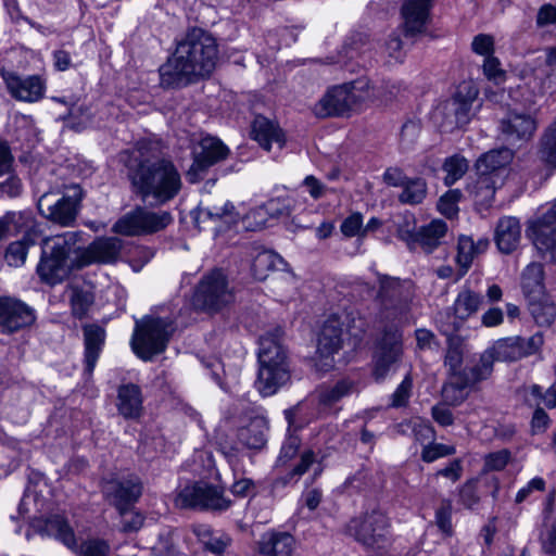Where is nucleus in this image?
I'll return each instance as SVG.
<instances>
[{"mask_svg":"<svg viewBox=\"0 0 556 556\" xmlns=\"http://www.w3.org/2000/svg\"><path fill=\"white\" fill-rule=\"evenodd\" d=\"M125 166L131 192L143 203L161 206L181 191V175L174 162L165 156L159 141L139 140Z\"/></svg>","mask_w":556,"mask_h":556,"instance_id":"nucleus-1","label":"nucleus"},{"mask_svg":"<svg viewBox=\"0 0 556 556\" xmlns=\"http://www.w3.org/2000/svg\"><path fill=\"white\" fill-rule=\"evenodd\" d=\"M217 61L218 45L214 36L200 27L189 28L160 66V84L167 89L195 84L212 75Z\"/></svg>","mask_w":556,"mask_h":556,"instance_id":"nucleus-2","label":"nucleus"},{"mask_svg":"<svg viewBox=\"0 0 556 556\" xmlns=\"http://www.w3.org/2000/svg\"><path fill=\"white\" fill-rule=\"evenodd\" d=\"M81 236V231H66L42 239L41 255L36 268L41 282L56 286L68 279L73 271L83 268L79 265Z\"/></svg>","mask_w":556,"mask_h":556,"instance_id":"nucleus-3","label":"nucleus"},{"mask_svg":"<svg viewBox=\"0 0 556 556\" xmlns=\"http://www.w3.org/2000/svg\"><path fill=\"white\" fill-rule=\"evenodd\" d=\"M175 331L174 323L168 318L144 316L136 320L131 337L135 354L143 361H151L163 353Z\"/></svg>","mask_w":556,"mask_h":556,"instance_id":"nucleus-4","label":"nucleus"},{"mask_svg":"<svg viewBox=\"0 0 556 556\" xmlns=\"http://www.w3.org/2000/svg\"><path fill=\"white\" fill-rule=\"evenodd\" d=\"M377 276L379 290L376 300L380 317L392 321L402 319L410 311L415 295L413 282L382 274Z\"/></svg>","mask_w":556,"mask_h":556,"instance_id":"nucleus-5","label":"nucleus"},{"mask_svg":"<svg viewBox=\"0 0 556 556\" xmlns=\"http://www.w3.org/2000/svg\"><path fill=\"white\" fill-rule=\"evenodd\" d=\"M345 534L352 536L365 549L377 552L390 544V520L387 515L374 509L352 518L345 525Z\"/></svg>","mask_w":556,"mask_h":556,"instance_id":"nucleus-6","label":"nucleus"},{"mask_svg":"<svg viewBox=\"0 0 556 556\" xmlns=\"http://www.w3.org/2000/svg\"><path fill=\"white\" fill-rule=\"evenodd\" d=\"M81 200L83 190L75 185L68 192L53 189L42 193L37 201V207L47 220L62 227H73L79 214Z\"/></svg>","mask_w":556,"mask_h":556,"instance_id":"nucleus-7","label":"nucleus"},{"mask_svg":"<svg viewBox=\"0 0 556 556\" xmlns=\"http://www.w3.org/2000/svg\"><path fill=\"white\" fill-rule=\"evenodd\" d=\"M235 301L232 288L226 274L215 268L205 274L198 282L192 302L195 308L207 313H217Z\"/></svg>","mask_w":556,"mask_h":556,"instance_id":"nucleus-8","label":"nucleus"},{"mask_svg":"<svg viewBox=\"0 0 556 556\" xmlns=\"http://www.w3.org/2000/svg\"><path fill=\"white\" fill-rule=\"evenodd\" d=\"M403 332L395 326H386L376 339L372 353V376L376 381H382L395 371L402 362Z\"/></svg>","mask_w":556,"mask_h":556,"instance_id":"nucleus-9","label":"nucleus"},{"mask_svg":"<svg viewBox=\"0 0 556 556\" xmlns=\"http://www.w3.org/2000/svg\"><path fill=\"white\" fill-rule=\"evenodd\" d=\"M173 220L168 211H150L137 205L115 222L112 231L126 237L152 235L165 229Z\"/></svg>","mask_w":556,"mask_h":556,"instance_id":"nucleus-10","label":"nucleus"},{"mask_svg":"<svg viewBox=\"0 0 556 556\" xmlns=\"http://www.w3.org/2000/svg\"><path fill=\"white\" fill-rule=\"evenodd\" d=\"M177 503L184 508L222 513L227 510L232 502L224 495V489L206 482H197L186 485L179 492Z\"/></svg>","mask_w":556,"mask_h":556,"instance_id":"nucleus-11","label":"nucleus"},{"mask_svg":"<svg viewBox=\"0 0 556 556\" xmlns=\"http://www.w3.org/2000/svg\"><path fill=\"white\" fill-rule=\"evenodd\" d=\"M101 490L104 500L126 516L142 495L143 485L139 477L129 475L103 480Z\"/></svg>","mask_w":556,"mask_h":556,"instance_id":"nucleus-12","label":"nucleus"},{"mask_svg":"<svg viewBox=\"0 0 556 556\" xmlns=\"http://www.w3.org/2000/svg\"><path fill=\"white\" fill-rule=\"evenodd\" d=\"M483 303V295L464 287L457 294L452 312L440 313L437 323L442 334L456 333L463 324L475 315Z\"/></svg>","mask_w":556,"mask_h":556,"instance_id":"nucleus-13","label":"nucleus"},{"mask_svg":"<svg viewBox=\"0 0 556 556\" xmlns=\"http://www.w3.org/2000/svg\"><path fill=\"white\" fill-rule=\"evenodd\" d=\"M543 336L536 332L529 338L509 337L497 340L492 348L488 349L493 361L516 362L536 353L543 345Z\"/></svg>","mask_w":556,"mask_h":556,"instance_id":"nucleus-14","label":"nucleus"},{"mask_svg":"<svg viewBox=\"0 0 556 556\" xmlns=\"http://www.w3.org/2000/svg\"><path fill=\"white\" fill-rule=\"evenodd\" d=\"M536 129L538 122L534 115L514 109H508L498 121L500 135L510 144L530 141Z\"/></svg>","mask_w":556,"mask_h":556,"instance_id":"nucleus-15","label":"nucleus"},{"mask_svg":"<svg viewBox=\"0 0 556 556\" xmlns=\"http://www.w3.org/2000/svg\"><path fill=\"white\" fill-rule=\"evenodd\" d=\"M35 319V311L21 300L0 296V333H15L31 326Z\"/></svg>","mask_w":556,"mask_h":556,"instance_id":"nucleus-16","label":"nucleus"},{"mask_svg":"<svg viewBox=\"0 0 556 556\" xmlns=\"http://www.w3.org/2000/svg\"><path fill=\"white\" fill-rule=\"evenodd\" d=\"M192 154L193 163L188 172V179L195 182L200 174L224 161L229 154V149L218 138L206 136L200 140Z\"/></svg>","mask_w":556,"mask_h":556,"instance_id":"nucleus-17","label":"nucleus"},{"mask_svg":"<svg viewBox=\"0 0 556 556\" xmlns=\"http://www.w3.org/2000/svg\"><path fill=\"white\" fill-rule=\"evenodd\" d=\"M357 99L348 87L334 86L314 105L313 112L319 118L344 116L357 105Z\"/></svg>","mask_w":556,"mask_h":556,"instance_id":"nucleus-18","label":"nucleus"},{"mask_svg":"<svg viewBox=\"0 0 556 556\" xmlns=\"http://www.w3.org/2000/svg\"><path fill=\"white\" fill-rule=\"evenodd\" d=\"M123 241L117 237H100L93 240L87 248L79 241L80 266L87 267L93 263L112 264L121 255Z\"/></svg>","mask_w":556,"mask_h":556,"instance_id":"nucleus-19","label":"nucleus"},{"mask_svg":"<svg viewBox=\"0 0 556 556\" xmlns=\"http://www.w3.org/2000/svg\"><path fill=\"white\" fill-rule=\"evenodd\" d=\"M2 78L12 98L24 102H37L43 98L46 83L39 75L22 77L14 72H3Z\"/></svg>","mask_w":556,"mask_h":556,"instance_id":"nucleus-20","label":"nucleus"},{"mask_svg":"<svg viewBox=\"0 0 556 556\" xmlns=\"http://www.w3.org/2000/svg\"><path fill=\"white\" fill-rule=\"evenodd\" d=\"M33 528L41 535L54 538L68 549H77V539L68 519L62 514H51L34 520Z\"/></svg>","mask_w":556,"mask_h":556,"instance_id":"nucleus-21","label":"nucleus"},{"mask_svg":"<svg viewBox=\"0 0 556 556\" xmlns=\"http://www.w3.org/2000/svg\"><path fill=\"white\" fill-rule=\"evenodd\" d=\"M434 0H404L401 7L403 29L406 37H414L426 30Z\"/></svg>","mask_w":556,"mask_h":556,"instance_id":"nucleus-22","label":"nucleus"},{"mask_svg":"<svg viewBox=\"0 0 556 556\" xmlns=\"http://www.w3.org/2000/svg\"><path fill=\"white\" fill-rule=\"evenodd\" d=\"M84 339V375L92 376L97 362L103 350L106 331L99 324H84L81 326Z\"/></svg>","mask_w":556,"mask_h":556,"instance_id":"nucleus-23","label":"nucleus"},{"mask_svg":"<svg viewBox=\"0 0 556 556\" xmlns=\"http://www.w3.org/2000/svg\"><path fill=\"white\" fill-rule=\"evenodd\" d=\"M539 541L542 552L547 556H556V488H552L542 509V529Z\"/></svg>","mask_w":556,"mask_h":556,"instance_id":"nucleus-24","label":"nucleus"},{"mask_svg":"<svg viewBox=\"0 0 556 556\" xmlns=\"http://www.w3.org/2000/svg\"><path fill=\"white\" fill-rule=\"evenodd\" d=\"M447 232L446 223L432 220L428 225L419 227L416 231L408 233V245L410 249L419 247L426 253H432L443 240Z\"/></svg>","mask_w":556,"mask_h":556,"instance_id":"nucleus-25","label":"nucleus"},{"mask_svg":"<svg viewBox=\"0 0 556 556\" xmlns=\"http://www.w3.org/2000/svg\"><path fill=\"white\" fill-rule=\"evenodd\" d=\"M534 245L541 253L556 255V202L533 225Z\"/></svg>","mask_w":556,"mask_h":556,"instance_id":"nucleus-26","label":"nucleus"},{"mask_svg":"<svg viewBox=\"0 0 556 556\" xmlns=\"http://www.w3.org/2000/svg\"><path fill=\"white\" fill-rule=\"evenodd\" d=\"M342 323L337 316H330L323 325L317 341V353L329 358L337 353L343 343Z\"/></svg>","mask_w":556,"mask_h":556,"instance_id":"nucleus-27","label":"nucleus"},{"mask_svg":"<svg viewBox=\"0 0 556 556\" xmlns=\"http://www.w3.org/2000/svg\"><path fill=\"white\" fill-rule=\"evenodd\" d=\"M290 378L288 366L260 364L255 387L263 396L275 394Z\"/></svg>","mask_w":556,"mask_h":556,"instance_id":"nucleus-28","label":"nucleus"},{"mask_svg":"<svg viewBox=\"0 0 556 556\" xmlns=\"http://www.w3.org/2000/svg\"><path fill=\"white\" fill-rule=\"evenodd\" d=\"M294 539L288 532L268 531L261 535L255 556H291Z\"/></svg>","mask_w":556,"mask_h":556,"instance_id":"nucleus-29","label":"nucleus"},{"mask_svg":"<svg viewBox=\"0 0 556 556\" xmlns=\"http://www.w3.org/2000/svg\"><path fill=\"white\" fill-rule=\"evenodd\" d=\"M521 239V226L519 219L513 216H504L498 219L495 227L494 240L498 250L504 254L514 252Z\"/></svg>","mask_w":556,"mask_h":556,"instance_id":"nucleus-30","label":"nucleus"},{"mask_svg":"<svg viewBox=\"0 0 556 556\" xmlns=\"http://www.w3.org/2000/svg\"><path fill=\"white\" fill-rule=\"evenodd\" d=\"M141 389L135 383L122 384L117 389L116 407L125 419H137L141 416L143 406Z\"/></svg>","mask_w":556,"mask_h":556,"instance_id":"nucleus-31","label":"nucleus"},{"mask_svg":"<svg viewBox=\"0 0 556 556\" xmlns=\"http://www.w3.org/2000/svg\"><path fill=\"white\" fill-rule=\"evenodd\" d=\"M282 331L277 328L274 332H268L260 338L258 362L260 364H270L280 366L287 364V355L280 343Z\"/></svg>","mask_w":556,"mask_h":556,"instance_id":"nucleus-32","label":"nucleus"},{"mask_svg":"<svg viewBox=\"0 0 556 556\" xmlns=\"http://www.w3.org/2000/svg\"><path fill=\"white\" fill-rule=\"evenodd\" d=\"M513 159V150L507 147H502L482 154L477 160L475 167L477 173L493 176V178L498 180V170L509 165Z\"/></svg>","mask_w":556,"mask_h":556,"instance_id":"nucleus-33","label":"nucleus"},{"mask_svg":"<svg viewBox=\"0 0 556 556\" xmlns=\"http://www.w3.org/2000/svg\"><path fill=\"white\" fill-rule=\"evenodd\" d=\"M252 135L266 151L270 150L273 143H276L279 149L285 144V136L279 126L262 115L254 118Z\"/></svg>","mask_w":556,"mask_h":556,"instance_id":"nucleus-34","label":"nucleus"},{"mask_svg":"<svg viewBox=\"0 0 556 556\" xmlns=\"http://www.w3.org/2000/svg\"><path fill=\"white\" fill-rule=\"evenodd\" d=\"M496 182L497 179L493 178V176L477 173L476 180L467 185L466 190L479 210H488L492 205Z\"/></svg>","mask_w":556,"mask_h":556,"instance_id":"nucleus-35","label":"nucleus"},{"mask_svg":"<svg viewBox=\"0 0 556 556\" xmlns=\"http://www.w3.org/2000/svg\"><path fill=\"white\" fill-rule=\"evenodd\" d=\"M493 356L485 350L476 364L467 365L460 372H457L462 379L460 386H468L470 389L479 382L489 379L493 372Z\"/></svg>","mask_w":556,"mask_h":556,"instance_id":"nucleus-36","label":"nucleus"},{"mask_svg":"<svg viewBox=\"0 0 556 556\" xmlns=\"http://www.w3.org/2000/svg\"><path fill=\"white\" fill-rule=\"evenodd\" d=\"M267 421L264 417H254L249 425L238 430V441L245 447L261 450L266 444Z\"/></svg>","mask_w":556,"mask_h":556,"instance_id":"nucleus-37","label":"nucleus"},{"mask_svg":"<svg viewBox=\"0 0 556 556\" xmlns=\"http://www.w3.org/2000/svg\"><path fill=\"white\" fill-rule=\"evenodd\" d=\"M358 384L351 378H342L332 386L324 387L318 392L319 404L331 407L342 399L357 393Z\"/></svg>","mask_w":556,"mask_h":556,"instance_id":"nucleus-38","label":"nucleus"},{"mask_svg":"<svg viewBox=\"0 0 556 556\" xmlns=\"http://www.w3.org/2000/svg\"><path fill=\"white\" fill-rule=\"evenodd\" d=\"M521 287L527 299L545 293L544 269L540 263H530L521 275Z\"/></svg>","mask_w":556,"mask_h":556,"instance_id":"nucleus-39","label":"nucleus"},{"mask_svg":"<svg viewBox=\"0 0 556 556\" xmlns=\"http://www.w3.org/2000/svg\"><path fill=\"white\" fill-rule=\"evenodd\" d=\"M343 86L348 87L350 92L354 93V96L358 98L357 105L368 99H379L388 102L395 96V91L393 90L395 89L394 86L388 93H383L381 88L371 86L369 79L365 77L344 84Z\"/></svg>","mask_w":556,"mask_h":556,"instance_id":"nucleus-40","label":"nucleus"},{"mask_svg":"<svg viewBox=\"0 0 556 556\" xmlns=\"http://www.w3.org/2000/svg\"><path fill=\"white\" fill-rule=\"evenodd\" d=\"M527 300L530 314L539 326H549L555 320L556 305L545 293Z\"/></svg>","mask_w":556,"mask_h":556,"instance_id":"nucleus-41","label":"nucleus"},{"mask_svg":"<svg viewBox=\"0 0 556 556\" xmlns=\"http://www.w3.org/2000/svg\"><path fill=\"white\" fill-rule=\"evenodd\" d=\"M478 90L469 84L459 86L457 92L452 97L456 101L458 119L463 125H467L472 116V104L477 100Z\"/></svg>","mask_w":556,"mask_h":556,"instance_id":"nucleus-42","label":"nucleus"},{"mask_svg":"<svg viewBox=\"0 0 556 556\" xmlns=\"http://www.w3.org/2000/svg\"><path fill=\"white\" fill-rule=\"evenodd\" d=\"M447 338V348L444 357V365L447 367L448 375H455L462 371L464 361V340L456 333L445 334Z\"/></svg>","mask_w":556,"mask_h":556,"instance_id":"nucleus-43","label":"nucleus"},{"mask_svg":"<svg viewBox=\"0 0 556 556\" xmlns=\"http://www.w3.org/2000/svg\"><path fill=\"white\" fill-rule=\"evenodd\" d=\"M72 315L78 319L87 317L94 303V294L90 289L79 286L71 287L70 295Z\"/></svg>","mask_w":556,"mask_h":556,"instance_id":"nucleus-44","label":"nucleus"},{"mask_svg":"<svg viewBox=\"0 0 556 556\" xmlns=\"http://www.w3.org/2000/svg\"><path fill=\"white\" fill-rule=\"evenodd\" d=\"M521 393L529 406H538L543 403L547 408H556V383L552 384L545 392L539 384H531L523 387Z\"/></svg>","mask_w":556,"mask_h":556,"instance_id":"nucleus-45","label":"nucleus"},{"mask_svg":"<svg viewBox=\"0 0 556 556\" xmlns=\"http://www.w3.org/2000/svg\"><path fill=\"white\" fill-rule=\"evenodd\" d=\"M427 182L420 177H410L402 187L397 199L402 204L417 205L427 197Z\"/></svg>","mask_w":556,"mask_h":556,"instance_id":"nucleus-46","label":"nucleus"},{"mask_svg":"<svg viewBox=\"0 0 556 556\" xmlns=\"http://www.w3.org/2000/svg\"><path fill=\"white\" fill-rule=\"evenodd\" d=\"M315 463V453L313 450H305L300 455L299 463L286 475L275 479L274 486H286L292 482H298L299 479L307 472L309 467Z\"/></svg>","mask_w":556,"mask_h":556,"instance_id":"nucleus-47","label":"nucleus"},{"mask_svg":"<svg viewBox=\"0 0 556 556\" xmlns=\"http://www.w3.org/2000/svg\"><path fill=\"white\" fill-rule=\"evenodd\" d=\"M193 533L204 545L205 549L214 554H222L230 543V539L227 535L215 536L212 528L207 525L194 526Z\"/></svg>","mask_w":556,"mask_h":556,"instance_id":"nucleus-48","label":"nucleus"},{"mask_svg":"<svg viewBox=\"0 0 556 556\" xmlns=\"http://www.w3.org/2000/svg\"><path fill=\"white\" fill-rule=\"evenodd\" d=\"M539 156L544 164L556 169V118L540 140Z\"/></svg>","mask_w":556,"mask_h":556,"instance_id":"nucleus-49","label":"nucleus"},{"mask_svg":"<svg viewBox=\"0 0 556 556\" xmlns=\"http://www.w3.org/2000/svg\"><path fill=\"white\" fill-rule=\"evenodd\" d=\"M442 168L446 174L444 177V184L446 186H452L467 173L469 163L465 156L454 154L445 159Z\"/></svg>","mask_w":556,"mask_h":556,"instance_id":"nucleus-50","label":"nucleus"},{"mask_svg":"<svg viewBox=\"0 0 556 556\" xmlns=\"http://www.w3.org/2000/svg\"><path fill=\"white\" fill-rule=\"evenodd\" d=\"M441 117L440 127L444 131H452L456 128L464 127L459 122L456 109V101L453 98L444 101L435 111V118Z\"/></svg>","mask_w":556,"mask_h":556,"instance_id":"nucleus-51","label":"nucleus"},{"mask_svg":"<svg viewBox=\"0 0 556 556\" xmlns=\"http://www.w3.org/2000/svg\"><path fill=\"white\" fill-rule=\"evenodd\" d=\"M78 556H110L111 545L108 540L101 538H88L80 544L77 543V549H72Z\"/></svg>","mask_w":556,"mask_h":556,"instance_id":"nucleus-52","label":"nucleus"},{"mask_svg":"<svg viewBox=\"0 0 556 556\" xmlns=\"http://www.w3.org/2000/svg\"><path fill=\"white\" fill-rule=\"evenodd\" d=\"M291 213L289 201L283 199H270L265 204L253 210L256 217L268 216L270 218H280L289 216Z\"/></svg>","mask_w":556,"mask_h":556,"instance_id":"nucleus-53","label":"nucleus"},{"mask_svg":"<svg viewBox=\"0 0 556 556\" xmlns=\"http://www.w3.org/2000/svg\"><path fill=\"white\" fill-rule=\"evenodd\" d=\"M462 379L455 374L448 375V381L444 383L442 389V396L445 403L450 405H458L466 399L465 390L469 389L468 386H460Z\"/></svg>","mask_w":556,"mask_h":556,"instance_id":"nucleus-54","label":"nucleus"},{"mask_svg":"<svg viewBox=\"0 0 556 556\" xmlns=\"http://www.w3.org/2000/svg\"><path fill=\"white\" fill-rule=\"evenodd\" d=\"M280 257L268 250H263L257 253L252 262V270L256 279H265L266 271L274 269L277 266V262H280Z\"/></svg>","mask_w":556,"mask_h":556,"instance_id":"nucleus-55","label":"nucleus"},{"mask_svg":"<svg viewBox=\"0 0 556 556\" xmlns=\"http://www.w3.org/2000/svg\"><path fill=\"white\" fill-rule=\"evenodd\" d=\"M201 218L208 219H225L227 223H232L236 219L235 206L230 202H226L223 206L200 207L195 223Z\"/></svg>","mask_w":556,"mask_h":556,"instance_id":"nucleus-56","label":"nucleus"},{"mask_svg":"<svg viewBox=\"0 0 556 556\" xmlns=\"http://www.w3.org/2000/svg\"><path fill=\"white\" fill-rule=\"evenodd\" d=\"M476 256L473 240L470 237L462 236L458 240L456 262L462 268V274L467 273Z\"/></svg>","mask_w":556,"mask_h":556,"instance_id":"nucleus-57","label":"nucleus"},{"mask_svg":"<svg viewBox=\"0 0 556 556\" xmlns=\"http://www.w3.org/2000/svg\"><path fill=\"white\" fill-rule=\"evenodd\" d=\"M421 130V125L418 121L409 119L403 124L400 132V147L404 151H409L414 148Z\"/></svg>","mask_w":556,"mask_h":556,"instance_id":"nucleus-58","label":"nucleus"},{"mask_svg":"<svg viewBox=\"0 0 556 556\" xmlns=\"http://www.w3.org/2000/svg\"><path fill=\"white\" fill-rule=\"evenodd\" d=\"M463 194L458 189L448 190L444 193L438 203L440 212L447 218H453L458 213L457 203L460 201Z\"/></svg>","mask_w":556,"mask_h":556,"instance_id":"nucleus-59","label":"nucleus"},{"mask_svg":"<svg viewBox=\"0 0 556 556\" xmlns=\"http://www.w3.org/2000/svg\"><path fill=\"white\" fill-rule=\"evenodd\" d=\"M27 222H30L27 212H9L2 216L0 218V242L8 237L11 226L22 227Z\"/></svg>","mask_w":556,"mask_h":556,"instance_id":"nucleus-60","label":"nucleus"},{"mask_svg":"<svg viewBox=\"0 0 556 556\" xmlns=\"http://www.w3.org/2000/svg\"><path fill=\"white\" fill-rule=\"evenodd\" d=\"M301 447V439L295 434L288 435L280 448L279 456L277 458L278 466L287 465L291 459H293Z\"/></svg>","mask_w":556,"mask_h":556,"instance_id":"nucleus-61","label":"nucleus"},{"mask_svg":"<svg viewBox=\"0 0 556 556\" xmlns=\"http://www.w3.org/2000/svg\"><path fill=\"white\" fill-rule=\"evenodd\" d=\"M459 502L468 509H472L480 502L478 494V479L466 481L459 489Z\"/></svg>","mask_w":556,"mask_h":556,"instance_id":"nucleus-62","label":"nucleus"},{"mask_svg":"<svg viewBox=\"0 0 556 556\" xmlns=\"http://www.w3.org/2000/svg\"><path fill=\"white\" fill-rule=\"evenodd\" d=\"M435 523L438 528L446 535H452V502L443 500L435 511Z\"/></svg>","mask_w":556,"mask_h":556,"instance_id":"nucleus-63","label":"nucleus"},{"mask_svg":"<svg viewBox=\"0 0 556 556\" xmlns=\"http://www.w3.org/2000/svg\"><path fill=\"white\" fill-rule=\"evenodd\" d=\"M412 388L413 379L410 375H406L391 396V406L395 408L406 406L412 394Z\"/></svg>","mask_w":556,"mask_h":556,"instance_id":"nucleus-64","label":"nucleus"}]
</instances>
